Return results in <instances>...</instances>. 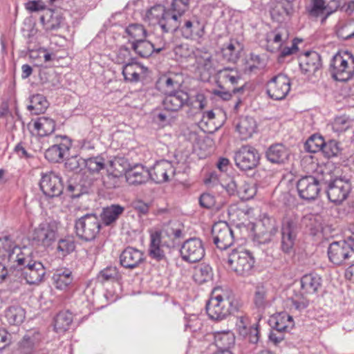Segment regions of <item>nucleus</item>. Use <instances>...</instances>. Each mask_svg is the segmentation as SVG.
<instances>
[{
    "instance_id": "1",
    "label": "nucleus",
    "mask_w": 354,
    "mask_h": 354,
    "mask_svg": "<svg viewBox=\"0 0 354 354\" xmlns=\"http://www.w3.org/2000/svg\"><path fill=\"white\" fill-rule=\"evenodd\" d=\"M3 251V256H7L16 280L21 279L22 272L27 271L34 261H36L32 250L26 246L19 247L8 236L0 239V252Z\"/></svg>"
},
{
    "instance_id": "2",
    "label": "nucleus",
    "mask_w": 354,
    "mask_h": 354,
    "mask_svg": "<svg viewBox=\"0 0 354 354\" xmlns=\"http://www.w3.org/2000/svg\"><path fill=\"white\" fill-rule=\"evenodd\" d=\"M188 0L183 1L177 12L176 26L171 32L179 31L182 37L198 44H202L205 40V24L197 17L186 18L183 16L187 9Z\"/></svg>"
},
{
    "instance_id": "3",
    "label": "nucleus",
    "mask_w": 354,
    "mask_h": 354,
    "mask_svg": "<svg viewBox=\"0 0 354 354\" xmlns=\"http://www.w3.org/2000/svg\"><path fill=\"white\" fill-rule=\"evenodd\" d=\"M330 72L333 79L346 82L354 75V57L348 52H339L331 59Z\"/></svg>"
},
{
    "instance_id": "4",
    "label": "nucleus",
    "mask_w": 354,
    "mask_h": 354,
    "mask_svg": "<svg viewBox=\"0 0 354 354\" xmlns=\"http://www.w3.org/2000/svg\"><path fill=\"white\" fill-rule=\"evenodd\" d=\"M255 258L246 250H233L229 254L227 264L238 276L247 277L254 273Z\"/></svg>"
},
{
    "instance_id": "5",
    "label": "nucleus",
    "mask_w": 354,
    "mask_h": 354,
    "mask_svg": "<svg viewBox=\"0 0 354 354\" xmlns=\"http://www.w3.org/2000/svg\"><path fill=\"white\" fill-rule=\"evenodd\" d=\"M101 227V223L96 214H86L75 220V232L81 241L90 242L95 239Z\"/></svg>"
},
{
    "instance_id": "6",
    "label": "nucleus",
    "mask_w": 354,
    "mask_h": 354,
    "mask_svg": "<svg viewBox=\"0 0 354 354\" xmlns=\"http://www.w3.org/2000/svg\"><path fill=\"white\" fill-rule=\"evenodd\" d=\"M205 309L209 319L215 321L223 320L229 315L239 311L237 302L234 304L220 295L212 297L207 302Z\"/></svg>"
},
{
    "instance_id": "7",
    "label": "nucleus",
    "mask_w": 354,
    "mask_h": 354,
    "mask_svg": "<svg viewBox=\"0 0 354 354\" xmlns=\"http://www.w3.org/2000/svg\"><path fill=\"white\" fill-rule=\"evenodd\" d=\"M59 222L50 219L41 223L32 232V241L37 245L49 247L58 236Z\"/></svg>"
},
{
    "instance_id": "8",
    "label": "nucleus",
    "mask_w": 354,
    "mask_h": 354,
    "mask_svg": "<svg viewBox=\"0 0 354 354\" xmlns=\"http://www.w3.org/2000/svg\"><path fill=\"white\" fill-rule=\"evenodd\" d=\"M252 230L254 232V241L258 244H266L270 243L278 231L276 220L266 214L257 224H254Z\"/></svg>"
},
{
    "instance_id": "9",
    "label": "nucleus",
    "mask_w": 354,
    "mask_h": 354,
    "mask_svg": "<svg viewBox=\"0 0 354 354\" xmlns=\"http://www.w3.org/2000/svg\"><path fill=\"white\" fill-rule=\"evenodd\" d=\"M300 226L298 218H288L282 223L281 226V250L286 254L295 252V245Z\"/></svg>"
},
{
    "instance_id": "10",
    "label": "nucleus",
    "mask_w": 354,
    "mask_h": 354,
    "mask_svg": "<svg viewBox=\"0 0 354 354\" xmlns=\"http://www.w3.org/2000/svg\"><path fill=\"white\" fill-rule=\"evenodd\" d=\"M234 158L239 169L242 171H250L259 165L260 154L255 147L245 145L235 151Z\"/></svg>"
},
{
    "instance_id": "11",
    "label": "nucleus",
    "mask_w": 354,
    "mask_h": 354,
    "mask_svg": "<svg viewBox=\"0 0 354 354\" xmlns=\"http://www.w3.org/2000/svg\"><path fill=\"white\" fill-rule=\"evenodd\" d=\"M211 234L213 243L221 250L229 248L234 242V232L226 221L216 222L212 227Z\"/></svg>"
},
{
    "instance_id": "12",
    "label": "nucleus",
    "mask_w": 354,
    "mask_h": 354,
    "mask_svg": "<svg viewBox=\"0 0 354 354\" xmlns=\"http://www.w3.org/2000/svg\"><path fill=\"white\" fill-rule=\"evenodd\" d=\"M329 261L336 266L351 264L353 252L344 240L331 243L328 248Z\"/></svg>"
},
{
    "instance_id": "13",
    "label": "nucleus",
    "mask_w": 354,
    "mask_h": 354,
    "mask_svg": "<svg viewBox=\"0 0 354 354\" xmlns=\"http://www.w3.org/2000/svg\"><path fill=\"white\" fill-rule=\"evenodd\" d=\"M290 80L284 74H278L266 84V93L274 100H283L290 91Z\"/></svg>"
},
{
    "instance_id": "14",
    "label": "nucleus",
    "mask_w": 354,
    "mask_h": 354,
    "mask_svg": "<svg viewBox=\"0 0 354 354\" xmlns=\"http://www.w3.org/2000/svg\"><path fill=\"white\" fill-rule=\"evenodd\" d=\"M182 259L189 263L200 261L205 256L202 241L196 237L186 240L180 250Z\"/></svg>"
},
{
    "instance_id": "15",
    "label": "nucleus",
    "mask_w": 354,
    "mask_h": 354,
    "mask_svg": "<svg viewBox=\"0 0 354 354\" xmlns=\"http://www.w3.org/2000/svg\"><path fill=\"white\" fill-rule=\"evenodd\" d=\"M39 186L44 194L49 198L57 197L64 192L62 178L54 172L42 174Z\"/></svg>"
},
{
    "instance_id": "16",
    "label": "nucleus",
    "mask_w": 354,
    "mask_h": 354,
    "mask_svg": "<svg viewBox=\"0 0 354 354\" xmlns=\"http://www.w3.org/2000/svg\"><path fill=\"white\" fill-rule=\"evenodd\" d=\"M297 188L301 199H316L321 189L319 181L313 176L299 179Z\"/></svg>"
},
{
    "instance_id": "17",
    "label": "nucleus",
    "mask_w": 354,
    "mask_h": 354,
    "mask_svg": "<svg viewBox=\"0 0 354 354\" xmlns=\"http://www.w3.org/2000/svg\"><path fill=\"white\" fill-rule=\"evenodd\" d=\"M175 169L171 162L167 160L156 161L149 169V178L156 183H162L169 180V175H174Z\"/></svg>"
},
{
    "instance_id": "18",
    "label": "nucleus",
    "mask_w": 354,
    "mask_h": 354,
    "mask_svg": "<svg viewBox=\"0 0 354 354\" xmlns=\"http://www.w3.org/2000/svg\"><path fill=\"white\" fill-rule=\"evenodd\" d=\"M62 142L48 148L44 152L45 158L50 162H60L71 147V140L66 136H60Z\"/></svg>"
},
{
    "instance_id": "19",
    "label": "nucleus",
    "mask_w": 354,
    "mask_h": 354,
    "mask_svg": "<svg viewBox=\"0 0 354 354\" xmlns=\"http://www.w3.org/2000/svg\"><path fill=\"white\" fill-rule=\"evenodd\" d=\"M145 261L144 254L139 250L133 248H126L120 255V263L126 269L133 270L140 267Z\"/></svg>"
},
{
    "instance_id": "20",
    "label": "nucleus",
    "mask_w": 354,
    "mask_h": 354,
    "mask_svg": "<svg viewBox=\"0 0 354 354\" xmlns=\"http://www.w3.org/2000/svg\"><path fill=\"white\" fill-rule=\"evenodd\" d=\"M160 231L169 239L171 245L174 246L175 241L183 239L185 235V225L179 220H169L162 223Z\"/></svg>"
},
{
    "instance_id": "21",
    "label": "nucleus",
    "mask_w": 354,
    "mask_h": 354,
    "mask_svg": "<svg viewBox=\"0 0 354 354\" xmlns=\"http://www.w3.org/2000/svg\"><path fill=\"white\" fill-rule=\"evenodd\" d=\"M236 131L240 139L248 140L257 131V123L253 117L241 115L234 121Z\"/></svg>"
},
{
    "instance_id": "22",
    "label": "nucleus",
    "mask_w": 354,
    "mask_h": 354,
    "mask_svg": "<svg viewBox=\"0 0 354 354\" xmlns=\"http://www.w3.org/2000/svg\"><path fill=\"white\" fill-rule=\"evenodd\" d=\"M290 155L289 148L280 142L271 145L265 153L266 159L276 165L285 164L288 160Z\"/></svg>"
},
{
    "instance_id": "23",
    "label": "nucleus",
    "mask_w": 354,
    "mask_h": 354,
    "mask_svg": "<svg viewBox=\"0 0 354 354\" xmlns=\"http://www.w3.org/2000/svg\"><path fill=\"white\" fill-rule=\"evenodd\" d=\"M299 66L303 73L314 74L322 66L320 55L316 51H307L299 57Z\"/></svg>"
},
{
    "instance_id": "24",
    "label": "nucleus",
    "mask_w": 354,
    "mask_h": 354,
    "mask_svg": "<svg viewBox=\"0 0 354 354\" xmlns=\"http://www.w3.org/2000/svg\"><path fill=\"white\" fill-rule=\"evenodd\" d=\"M181 85L180 76L173 73L162 75L156 83L157 88L164 95L182 91Z\"/></svg>"
},
{
    "instance_id": "25",
    "label": "nucleus",
    "mask_w": 354,
    "mask_h": 354,
    "mask_svg": "<svg viewBox=\"0 0 354 354\" xmlns=\"http://www.w3.org/2000/svg\"><path fill=\"white\" fill-rule=\"evenodd\" d=\"M162 105L165 110L171 112L179 111L184 105L188 104L189 97L187 93L178 91L165 95Z\"/></svg>"
},
{
    "instance_id": "26",
    "label": "nucleus",
    "mask_w": 354,
    "mask_h": 354,
    "mask_svg": "<svg viewBox=\"0 0 354 354\" xmlns=\"http://www.w3.org/2000/svg\"><path fill=\"white\" fill-rule=\"evenodd\" d=\"M40 21L46 30L50 31L60 28L64 18L61 11L48 8L40 16Z\"/></svg>"
},
{
    "instance_id": "27",
    "label": "nucleus",
    "mask_w": 354,
    "mask_h": 354,
    "mask_svg": "<svg viewBox=\"0 0 354 354\" xmlns=\"http://www.w3.org/2000/svg\"><path fill=\"white\" fill-rule=\"evenodd\" d=\"M288 39V30L286 27L275 28L266 35L267 50L272 53L279 50Z\"/></svg>"
},
{
    "instance_id": "28",
    "label": "nucleus",
    "mask_w": 354,
    "mask_h": 354,
    "mask_svg": "<svg viewBox=\"0 0 354 354\" xmlns=\"http://www.w3.org/2000/svg\"><path fill=\"white\" fill-rule=\"evenodd\" d=\"M351 190L348 181L342 179H335L328 183L326 189L328 199H346Z\"/></svg>"
},
{
    "instance_id": "29",
    "label": "nucleus",
    "mask_w": 354,
    "mask_h": 354,
    "mask_svg": "<svg viewBox=\"0 0 354 354\" xmlns=\"http://www.w3.org/2000/svg\"><path fill=\"white\" fill-rule=\"evenodd\" d=\"M305 12L309 19L325 23L327 19L325 0H309L305 6Z\"/></svg>"
},
{
    "instance_id": "30",
    "label": "nucleus",
    "mask_w": 354,
    "mask_h": 354,
    "mask_svg": "<svg viewBox=\"0 0 354 354\" xmlns=\"http://www.w3.org/2000/svg\"><path fill=\"white\" fill-rule=\"evenodd\" d=\"M149 169L142 165H136L125 172V178L130 185H137L145 183L149 179Z\"/></svg>"
},
{
    "instance_id": "31",
    "label": "nucleus",
    "mask_w": 354,
    "mask_h": 354,
    "mask_svg": "<svg viewBox=\"0 0 354 354\" xmlns=\"http://www.w3.org/2000/svg\"><path fill=\"white\" fill-rule=\"evenodd\" d=\"M46 274V269L43 263L39 261L32 263V266L22 272L21 279H24L28 284H38L43 279Z\"/></svg>"
},
{
    "instance_id": "32",
    "label": "nucleus",
    "mask_w": 354,
    "mask_h": 354,
    "mask_svg": "<svg viewBox=\"0 0 354 354\" xmlns=\"http://www.w3.org/2000/svg\"><path fill=\"white\" fill-rule=\"evenodd\" d=\"M124 207L119 204H112L102 208L100 218L105 226H111L115 223L124 212Z\"/></svg>"
},
{
    "instance_id": "33",
    "label": "nucleus",
    "mask_w": 354,
    "mask_h": 354,
    "mask_svg": "<svg viewBox=\"0 0 354 354\" xmlns=\"http://www.w3.org/2000/svg\"><path fill=\"white\" fill-rule=\"evenodd\" d=\"M323 218L320 214H308L304 216L301 220V225L304 226L313 236L323 231Z\"/></svg>"
},
{
    "instance_id": "34",
    "label": "nucleus",
    "mask_w": 354,
    "mask_h": 354,
    "mask_svg": "<svg viewBox=\"0 0 354 354\" xmlns=\"http://www.w3.org/2000/svg\"><path fill=\"white\" fill-rule=\"evenodd\" d=\"M301 288L306 294H314L322 286V277L317 274L310 273L304 275L300 280Z\"/></svg>"
},
{
    "instance_id": "35",
    "label": "nucleus",
    "mask_w": 354,
    "mask_h": 354,
    "mask_svg": "<svg viewBox=\"0 0 354 354\" xmlns=\"http://www.w3.org/2000/svg\"><path fill=\"white\" fill-rule=\"evenodd\" d=\"M55 121L48 117H39L33 123L34 129L40 137L47 136L54 132Z\"/></svg>"
},
{
    "instance_id": "36",
    "label": "nucleus",
    "mask_w": 354,
    "mask_h": 354,
    "mask_svg": "<svg viewBox=\"0 0 354 354\" xmlns=\"http://www.w3.org/2000/svg\"><path fill=\"white\" fill-rule=\"evenodd\" d=\"M4 316L10 325L19 326L25 319L26 311L20 306L13 305L6 309Z\"/></svg>"
},
{
    "instance_id": "37",
    "label": "nucleus",
    "mask_w": 354,
    "mask_h": 354,
    "mask_svg": "<svg viewBox=\"0 0 354 354\" xmlns=\"http://www.w3.org/2000/svg\"><path fill=\"white\" fill-rule=\"evenodd\" d=\"M73 316L69 310L59 312L54 318V329L58 333H64L70 328Z\"/></svg>"
},
{
    "instance_id": "38",
    "label": "nucleus",
    "mask_w": 354,
    "mask_h": 354,
    "mask_svg": "<svg viewBox=\"0 0 354 354\" xmlns=\"http://www.w3.org/2000/svg\"><path fill=\"white\" fill-rule=\"evenodd\" d=\"M142 67L135 60L122 66V75L127 82H138Z\"/></svg>"
},
{
    "instance_id": "39",
    "label": "nucleus",
    "mask_w": 354,
    "mask_h": 354,
    "mask_svg": "<svg viewBox=\"0 0 354 354\" xmlns=\"http://www.w3.org/2000/svg\"><path fill=\"white\" fill-rule=\"evenodd\" d=\"M253 302L255 307L259 310H263L270 305L268 290L264 285L258 284L255 287Z\"/></svg>"
},
{
    "instance_id": "40",
    "label": "nucleus",
    "mask_w": 354,
    "mask_h": 354,
    "mask_svg": "<svg viewBox=\"0 0 354 354\" xmlns=\"http://www.w3.org/2000/svg\"><path fill=\"white\" fill-rule=\"evenodd\" d=\"M55 287L57 289L63 290L66 288L73 283V276L72 271L68 268L59 269L53 276Z\"/></svg>"
},
{
    "instance_id": "41",
    "label": "nucleus",
    "mask_w": 354,
    "mask_h": 354,
    "mask_svg": "<svg viewBox=\"0 0 354 354\" xmlns=\"http://www.w3.org/2000/svg\"><path fill=\"white\" fill-rule=\"evenodd\" d=\"M293 319L290 315H283L272 317L270 320L271 328L275 329L279 332L286 333L289 331V328L293 326Z\"/></svg>"
},
{
    "instance_id": "42",
    "label": "nucleus",
    "mask_w": 354,
    "mask_h": 354,
    "mask_svg": "<svg viewBox=\"0 0 354 354\" xmlns=\"http://www.w3.org/2000/svg\"><path fill=\"white\" fill-rule=\"evenodd\" d=\"M30 102L27 108L34 115L44 113L49 105L46 97L41 94L32 95Z\"/></svg>"
},
{
    "instance_id": "43",
    "label": "nucleus",
    "mask_w": 354,
    "mask_h": 354,
    "mask_svg": "<svg viewBox=\"0 0 354 354\" xmlns=\"http://www.w3.org/2000/svg\"><path fill=\"white\" fill-rule=\"evenodd\" d=\"M131 48L141 57H149L154 53L152 43L145 39L138 41H131Z\"/></svg>"
},
{
    "instance_id": "44",
    "label": "nucleus",
    "mask_w": 354,
    "mask_h": 354,
    "mask_svg": "<svg viewBox=\"0 0 354 354\" xmlns=\"http://www.w3.org/2000/svg\"><path fill=\"white\" fill-rule=\"evenodd\" d=\"M193 278L198 284L211 281L213 278L212 268L207 264H201L195 268Z\"/></svg>"
},
{
    "instance_id": "45",
    "label": "nucleus",
    "mask_w": 354,
    "mask_h": 354,
    "mask_svg": "<svg viewBox=\"0 0 354 354\" xmlns=\"http://www.w3.org/2000/svg\"><path fill=\"white\" fill-rule=\"evenodd\" d=\"M125 32L129 37V42L138 41L146 39L147 30L145 27L139 24H131L125 28Z\"/></svg>"
},
{
    "instance_id": "46",
    "label": "nucleus",
    "mask_w": 354,
    "mask_h": 354,
    "mask_svg": "<svg viewBox=\"0 0 354 354\" xmlns=\"http://www.w3.org/2000/svg\"><path fill=\"white\" fill-rule=\"evenodd\" d=\"M215 342L219 349L231 348L235 343L234 334L230 331H224L215 336Z\"/></svg>"
},
{
    "instance_id": "47",
    "label": "nucleus",
    "mask_w": 354,
    "mask_h": 354,
    "mask_svg": "<svg viewBox=\"0 0 354 354\" xmlns=\"http://www.w3.org/2000/svg\"><path fill=\"white\" fill-rule=\"evenodd\" d=\"M324 142L325 140L322 136L313 134L305 142V150L310 153L322 151Z\"/></svg>"
},
{
    "instance_id": "48",
    "label": "nucleus",
    "mask_w": 354,
    "mask_h": 354,
    "mask_svg": "<svg viewBox=\"0 0 354 354\" xmlns=\"http://www.w3.org/2000/svg\"><path fill=\"white\" fill-rule=\"evenodd\" d=\"M65 193L67 196L75 199L80 198L84 194L88 193V188L80 183L69 181L68 185L65 188Z\"/></svg>"
},
{
    "instance_id": "49",
    "label": "nucleus",
    "mask_w": 354,
    "mask_h": 354,
    "mask_svg": "<svg viewBox=\"0 0 354 354\" xmlns=\"http://www.w3.org/2000/svg\"><path fill=\"white\" fill-rule=\"evenodd\" d=\"M342 151V145L335 140H328L324 142L322 153L328 158L337 157L341 155Z\"/></svg>"
},
{
    "instance_id": "50",
    "label": "nucleus",
    "mask_w": 354,
    "mask_h": 354,
    "mask_svg": "<svg viewBox=\"0 0 354 354\" xmlns=\"http://www.w3.org/2000/svg\"><path fill=\"white\" fill-rule=\"evenodd\" d=\"M76 245L73 236H66L58 241L57 250L66 257L75 250Z\"/></svg>"
},
{
    "instance_id": "51",
    "label": "nucleus",
    "mask_w": 354,
    "mask_h": 354,
    "mask_svg": "<svg viewBox=\"0 0 354 354\" xmlns=\"http://www.w3.org/2000/svg\"><path fill=\"white\" fill-rule=\"evenodd\" d=\"M337 37L343 40L354 38V19H350L339 25L336 31Z\"/></svg>"
},
{
    "instance_id": "52",
    "label": "nucleus",
    "mask_w": 354,
    "mask_h": 354,
    "mask_svg": "<svg viewBox=\"0 0 354 354\" xmlns=\"http://www.w3.org/2000/svg\"><path fill=\"white\" fill-rule=\"evenodd\" d=\"M120 278V274L115 266H108L100 272L97 279L101 283L115 281Z\"/></svg>"
},
{
    "instance_id": "53",
    "label": "nucleus",
    "mask_w": 354,
    "mask_h": 354,
    "mask_svg": "<svg viewBox=\"0 0 354 354\" xmlns=\"http://www.w3.org/2000/svg\"><path fill=\"white\" fill-rule=\"evenodd\" d=\"M249 61L252 62L249 68L251 71L254 69H263L266 67L268 55L266 53L257 54L251 53L249 57Z\"/></svg>"
},
{
    "instance_id": "54",
    "label": "nucleus",
    "mask_w": 354,
    "mask_h": 354,
    "mask_svg": "<svg viewBox=\"0 0 354 354\" xmlns=\"http://www.w3.org/2000/svg\"><path fill=\"white\" fill-rule=\"evenodd\" d=\"M353 120L346 115H340L335 118L332 123L333 131L342 133L350 129L353 125Z\"/></svg>"
},
{
    "instance_id": "55",
    "label": "nucleus",
    "mask_w": 354,
    "mask_h": 354,
    "mask_svg": "<svg viewBox=\"0 0 354 354\" xmlns=\"http://www.w3.org/2000/svg\"><path fill=\"white\" fill-rule=\"evenodd\" d=\"M86 167L91 173H98L105 167L104 159L101 156L91 157L84 160Z\"/></svg>"
},
{
    "instance_id": "56",
    "label": "nucleus",
    "mask_w": 354,
    "mask_h": 354,
    "mask_svg": "<svg viewBox=\"0 0 354 354\" xmlns=\"http://www.w3.org/2000/svg\"><path fill=\"white\" fill-rule=\"evenodd\" d=\"M221 53L223 59L228 62H236L239 59V54L232 41L223 45Z\"/></svg>"
},
{
    "instance_id": "57",
    "label": "nucleus",
    "mask_w": 354,
    "mask_h": 354,
    "mask_svg": "<svg viewBox=\"0 0 354 354\" xmlns=\"http://www.w3.org/2000/svg\"><path fill=\"white\" fill-rule=\"evenodd\" d=\"M135 60L136 58L132 57L131 50L128 47L122 46L118 49L115 57V61L118 64L124 65Z\"/></svg>"
},
{
    "instance_id": "58",
    "label": "nucleus",
    "mask_w": 354,
    "mask_h": 354,
    "mask_svg": "<svg viewBox=\"0 0 354 354\" xmlns=\"http://www.w3.org/2000/svg\"><path fill=\"white\" fill-rule=\"evenodd\" d=\"M292 306L295 310L301 311L309 306V300L302 293H295L290 298Z\"/></svg>"
},
{
    "instance_id": "59",
    "label": "nucleus",
    "mask_w": 354,
    "mask_h": 354,
    "mask_svg": "<svg viewBox=\"0 0 354 354\" xmlns=\"http://www.w3.org/2000/svg\"><path fill=\"white\" fill-rule=\"evenodd\" d=\"M252 326H250L248 318L243 315L237 317V321L236 322V327L239 334L243 337H246L247 333L250 331V328Z\"/></svg>"
},
{
    "instance_id": "60",
    "label": "nucleus",
    "mask_w": 354,
    "mask_h": 354,
    "mask_svg": "<svg viewBox=\"0 0 354 354\" xmlns=\"http://www.w3.org/2000/svg\"><path fill=\"white\" fill-rule=\"evenodd\" d=\"M165 237L160 230H156L154 232H152L150 234V244L149 247H156V246H167V248H170L172 245L169 242L162 241V239Z\"/></svg>"
},
{
    "instance_id": "61",
    "label": "nucleus",
    "mask_w": 354,
    "mask_h": 354,
    "mask_svg": "<svg viewBox=\"0 0 354 354\" xmlns=\"http://www.w3.org/2000/svg\"><path fill=\"white\" fill-rule=\"evenodd\" d=\"M35 343L32 338L24 336L19 344V352L20 354H32L34 351Z\"/></svg>"
},
{
    "instance_id": "62",
    "label": "nucleus",
    "mask_w": 354,
    "mask_h": 354,
    "mask_svg": "<svg viewBox=\"0 0 354 354\" xmlns=\"http://www.w3.org/2000/svg\"><path fill=\"white\" fill-rule=\"evenodd\" d=\"M207 97L203 93H197L192 100H189V106H192L194 108L203 110L207 105Z\"/></svg>"
},
{
    "instance_id": "63",
    "label": "nucleus",
    "mask_w": 354,
    "mask_h": 354,
    "mask_svg": "<svg viewBox=\"0 0 354 354\" xmlns=\"http://www.w3.org/2000/svg\"><path fill=\"white\" fill-rule=\"evenodd\" d=\"M344 3V0H330L328 2L325 1L327 19L342 8Z\"/></svg>"
},
{
    "instance_id": "64",
    "label": "nucleus",
    "mask_w": 354,
    "mask_h": 354,
    "mask_svg": "<svg viewBox=\"0 0 354 354\" xmlns=\"http://www.w3.org/2000/svg\"><path fill=\"white\" fill-rule=\"evenodd\" d=\"M223 78L230 82L232 84H236L240 79V76L238 75L236 71H234L232 68H224L223 70L219 71Z\"/></svg>"
}]
</instances>
